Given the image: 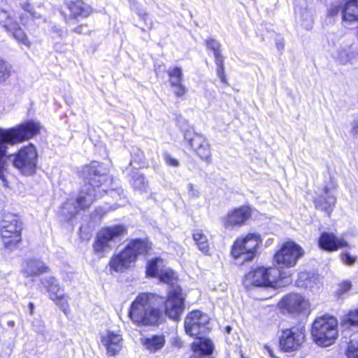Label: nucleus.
<instances>
[{
    "mask_svg": "<svg viewBox=\"0 0 358 358\" xmlns=\"http://www.w3.org/2000/svg\"><path fill=\"white\" fill-rule=\"evenodd\" d=\"M106 170L96 162H93L84 169L87 184L80 190L76 199L68 200L62 207V213L74 216L79 210L89 208L97 197L96 187H99L106 180Z\"/></svg>",
    "mask_w": 358,
    "mask_h": 358,
    "instance_id": "1",
    "label": "nucleus"
},
{
    "mask_svg": "<svg viewBox=\"0 0 358 358\" xmlns=\"http://www.w3.org/2000/svg\"><path fill=\"white\" fill-rule=\"evenodd\" d=\"M163 303L162 296L149 292L141 293L131 302L128 316L138 327L158 325L164 320L160 308Z\"/></svg>",
    "mask_w": 358,
    "mask_h": 358,
    "instance_id": "2",
    "label": "nucleus"
},
{
    "mask_svg": "<svg viewBox=\"0 0 358 358\" xmlns=\"http://www.w3.org/2000/svg\"><path fill=\"white\" fill-rule=\"evenodd\" d=\"M38 122H25L10 129H0V179L6 182L3 157L6 155L7 145H14L28 140L36 136L40 131Z\"/></svg>",
    "mask_w": 358,
    "mask_h": 358,
    "instance_id": "3",
    "label": "nucleus"
},
{
    "mask_svg": "<svg viewBox=\"0 0 358 358\" xmlns=\"http://www.w3.org/2000/svg\"><path fill=\"white\" fill-rule=\"evenodd\" d=\"M150 249V244L148 241L131 240L121 252L110 258L108 263L110 273H122L130 268L134 265L138 257L146 254Z\"/></svg>",
    "mask_w": 358,
    "mask_h": 358,
    "instance_id": "4",
    "label": "nucleus"
},
{
    "mask_svg": "<svg viewBox=\"0 0 358 358\" xmlns=\"http://www.w3.org/2000/svg\"><path fill=\"white\" fill-rule=\"evenodd\" d=\"M314 342L322 347H328L335 343L338 336V323L336 317L324 315L315 319L311 329Z\"/></svg>",
    "mask_w": 358,
    "mask_h": 358,
    "instance_id": "5",
    "label": "nucleus"
},
{
    "mask_svg": "<svg viewBox=\"0 0 358 358\" xmlns=\"http://www.w3.org/2000/svg\"><path fill=\"white\" fill-rule=\"evenodd\" d=\"M7 158L23 175L31 176L36 171L38 152L36 147L32 143L21 147L17 152L8 156Z\"/></svg>",
    "mask_w": 358,
    "mask_h": 358,
    "instance_id": "6",
    "label": "nucleus"
},
{
    "mask_svg": "<svg viewBox=\"0 0 358 358\" xmlns=\"http://www.w3.org/2000/svg\"><path fill=\"white\" fill-rule=\"evenodd\" d=\"M262 243L261 236L257 233H249L242 236L234 241L231 254L236 259L251 261L257 255V250Z\"/></svg>",
    "mask_w": 358,
    "mask_h": 358,
    "instance_id": "7",
    "label": "nucleus"
},
{
    "mask_svg": "<svg viewBox=\"0 0 358 358\" xmlns=\"http://www.w3.org/2000/svg\"><path fill=\"white\" fill-rule=\"evenodd\" d=\"M127 233V228L122 224L114 225L101 229L97 234L93 244L95 254L104 257L115 246V241Z\"/></svg>",
    "mask_w": 358,
    "mask_h": 358,
    "instance_id": "8",
    "label": "nucleus"
},
{
    "mask_svg": "<svg viewBox=\"0 0 358 358\" xmlns=\"http://www.w3.org/2000/svg\"><path fill=\"white\" fill-rule=\"evenodd\" d=\"M279 275V271L275 268L258 267L245 275L243 283L246 287H275Z\"/></svg>",
    "mask_w": 358,
    "mask_h": 358,
    "instance_id": "9",
    "label": "nucleus"
},
{
    "mask_svg": "<svg viewBox=\"0 0 358 358\" xmlns=\"http://www.w3.org/2000/svg\"><path fill=\"white\" fill-rule=\"evenodd\" d=\"M304 255L303 249L294 241L283 243L273 257L274 263L279 268H291Z\"/></svg>",
    "mask_w": 358,
    "mask_h": 358,
    "instance_id": "10",
    "label": "nucleus"
},
{
    "mask_svg": "<svg viewBox=\"0 0 358 358\" xmlns=\"http://www.w3.org/2000/svg\"><path fill=\"white\" fill-rule=\"evenodd\" d=\"M185 331L187 334L192 338L201 336L209 332L210 317L199 310L189 312L185 318Z\"/></svg>",
    "mask_w": 358,
    "mask_h": 358,
    "instance_id": "11",
    "label": "nucleus"
},
{
    "mask_svg": "<svg viewBox=\"0 0 358 358\" xmlns=\"http://www.w3.org/2000/svg\"><path fill=\"white\" fill-rule=\"evenodd\" d=\"M22 229V222L15 215L8 216L1 222V236L6 248L15 246L21 241Z\"/></svg>",
    "mask_w": 358,
    "mask_h": 358,
    "instance_id": "12",
    "label": "nucleus"
},
{
    "mask_svg": "<svg viewBox=\"0 0 358 358\" xmlns=\"http://www.w3.org/2000/svg\"><path fill=\"white\" fill-rule=\"evenodd\" d=\"M185 298L179 287H173L164 300L165 314L171 320H178L185 308Z\"/></svg>",
    "mask_w": 358,
    "mask_h": 358,
    "instance_id": "13",
    "label": "nucleus"
},
{
    "mask_svg": "<svg viewBox=\"0 0 358 358\" xmlns=\"http://www.w3.org/2000/svg\"><path fill=\"white\" fill-rule=\"evenodd\" d=\"M305 341V333L297 328L282 330L279 338L281 351L291 352L298 350Z\"/></svg>",
    "mask_w": 358,
    "mask_h": 358,
    "instance_id": "14",
    "label": "nucleus"
},
{
    "mask_svg": "<svg viewBox=\"0 0 358 358\" xmlns=\"http://www.w3.org/2000/svg\"><path fill=\"white\" fill-rule=\"evenodd\" d=\"M278 306L287 313L299 315L308 313L310 305L309 301L303 295L291 293L280 300Z\"/></svg>",
    "mask_w": 358,
    "mask_h": 358,
    "instance_id": "15",
    "label": "nucleus"
},
{
    "mask_svg": "<svg viewBox=\"0 0 358 358\" xmlns=\"http://www.w3.org/2000/svg\"><path fill=\"white\" fill-rule=\"evenodd\" d=\"M252 215V209L249 206H242L227 213L222 218L224 228L233 229L243 226Z\"/></svg>",
    "mask_w": 358,
    "mask_h": 358,
    "instance_id": "16",
    "label": "nucleus"
},
{
    "mask_svg": "<svg viewBox=\"0 0 358 358\" xmlns=\"http://www.w3.org/2000/svg\"><path fill=\"white\" fill-rule=\"evenodd\" d=\"M100 342L109 356L118 354L123 346V337L120 331L106 330L100 333Z\"/></svg>",
    "mask_w": 358,
    "mask_h": 358,
    "instance_id": "17",
    "label": "nucleus"
},
{
    "mask_svg": "<svg viewBox=\"0 0 358 358\" xmlns=\"http://www.w3.org/2000/svg\"><path fill=\"white\" fill-rule=\"evenodd\" d=\"M336 184L330 181L323 187L318 196L315 199L316 207L327 211L329 215L336 202Z\"/></svg>",
    "mask_w": 358,
    "mask_h": 358,
    "instance_id": "18",
    "label": "nucleus"
},
{
    "mask_svg": "<svg viewBox=\"0 0 358 358\" xmlns=\"http://www.w3.org/2000/svg\"><path fill=\"white\" fill-rule=\"evenodd\" d=\"M91 8L81 0L71 1L66 3L65 8L62 10L65 20L68 22L71 18L86 17L91 13Z\"/></svg>",
    "mask_w": 358,
    "mask_h": 358,
    "instance_id": "19",
    "label": "nucleus"
},
{
    "mask_svg": "<svg viewBox=\"0 0 358 358\" xmlns=\"http://www.w3.org/2000/svg\"><path fill=\"white\" fill-rule=\"evenodd\" d=\"M318 243L322 249L329 252L349 247L348 241L343 236L338 237L332 232L322 233Z\"/></svg>",
    "mask_w": 358,
    "mask_h": 358,
    "instance_id": "20",
    "label": "nucleus"
},
{
    "mask_svg": "<svg viewBox=\"0 0 358 358\" xmlns=\"http://www.w3.org/2000/svg\"><path fill=\"white\" fill-rule=\"evenodd\" d=\"M295 13L297 20L306 29L313 27L314 23L313 11L307 6L306 0H296Z\"/></svg>",
    "mask_w": 358,
    "mask_h": 358,
    "instance_id": "21",
    "label": "nucleus"
},
{
    "mask_svg": "<svg viewBox=\"0 0 358 358\" xmlns=\"http://www.w3.org/2000/svg\"><path fill=\"white\" fill-rule=\"evenodd\" d=\"M189 143L201 159L210 162L211 157L210 145L203 136L194 134L189 140Z\"/></svg>",
    "mask_w": 358,
    "mask_h": 358,
    "instance_id": "22",
    "label": "nucleus"
},
{
    "mask_svg": "<svg viewBox=\"0 0 358 358\" xmlns=\"http://www.w3.org/2000/svg\"><path fill=\"white\" fill-rule=\"evenodd\" d=\"M296 284L299 287L315 291L321 286L322 282L319 276L315 273L300 272Z\"/></svg>",
    "mask_w": 358,
    "mask_h": 358,
    "instance_id": "23",
    "label": "nucleus"
},
{
    "mask_svg": "<svg viewBox=\"0 0 358 358\" xmlns=\"http://www.w3.org/2000/svg\"><path fill=\"white\" fill-rule=\"evenodd\" d=\"M141 343L150 353H156L164 347L166 338L163 334H155L141 338Z\"/></svg>",
    "mask_w": 358,
    "mask_h": 358,
    "instance_id": "24",
    "label": "nucleus"
},
{
    "mask_svg": "<svg viewBox=\"0 0 358 358\" xmlns=\"http://www.w3.org/2000/svg\"><path fill=\"white\" fill-rule=\"evenodd\" d=\"M342 19L345 26L358 22V0H350L342 10Z\"/></svg>",
    "mask_w": 358,
    "mask_h": 358,
    "instance_id": "25",
    "label": "nucleus"
},
{
    "mask_svg": "<svg viewBox=\"0 0 358 358\" xmlns=\"http://www.w3.org/2000/svg\"><path fill=\"white\" fill-rule=\"evenodd\" d=\"M192 238L197 246V248L205 255H210V246L208 239L201 229H196L192 233Z\"/></svg>",
    "mask_w": 358,
    "mask_h": 358,
    "instance_id": "26",
    "label": "nucleus"
},
{
    "mask_svg": "<svg viewBox=\"0 0 358 358\" xmlns=\"http://www.w3.org/2000/svg\"><path fill=\"white\" fill-rule=\"evenodd\" d=\"M23 269L28 276H33L45 273L48 268L41 261L31 259L27 262Z\"/></svg>",
    "mask_w": 358,
    "mask_h": 358,
    "instance_id": "27",
    "label": "nucleus"
},
{
    "mask_svg": "<svg viewBox=\"0 0 358 358\" xmlns=\"http://www.w3.org/2000/svg\"><path fill=\"white\" fill-rule=\"evenodd\" d=\"M130 183L134 191L141 194L147 193L149 190L148 182L143 174L134 173Z\"/></svg>",
    "mask_w": 358,
    "mask_h": 358,
    "instance_id": "28",
    "label": "nucleus"
},
{
    "mask_svg": "<svg viewBox=\"0 0 358 358\" xmlns=\"http://www.w3.org/2000/svg\"><path fill=\"white\" fill-rule=\"evenodd\" d=\"M195 341L191 344V349L193 351L194 345H197V349L201 350V353L213 354L214 345L213 341L205 336L195 337Z\"/></svg>",
    "mask_w": 358,
    "mask_h": 358,
    "instance_id": "29",
    "label": "nucleus"
},
{
    "mask_svg": "<svg viewBox=\"0 0 358 358\" xmlns=\"http://www.w3.org/2000/svg\"><path fill=\"white\" fill-rule=\"evenodd\" d=\"M166 267L165 262L161 258H155L148 262L146 267V274L150 277L157 278L161 271Z\"/></svg>",
    "mask_w": 358,
    "mask_h": 358,
    "instance_id": "30",
    "label": "nucleus"
},
{
    "mask_svg": "<svg viewBox=\"0 0 358 358\" xmlns=\"http://www.w3.org/2000/svg\"><path fill=\"white\" fill-rule=\"evenodd\" d=\"M43 284L46 287L52 300L57 299V296L64 293L61 289L57 280L54 277H48L43 281Z\"/></svg>",
    "mask_w": 358,
    "mask_h": 358,
    "instance_id": "31",
    "label": "nucleus"
},
{
    "mask_svg": "<svg viewBox=\"0 0 358 358\" xmlns=\"http://www.w3.org/2000/svg\"><path fill=\"white\" fill-rule=\"evenodd\" d=\"M0 24L8 32L15 29L18 26L13 15L3 10H0Z\"/></svg>",
    "mask_w": 358,
    "mask_h": 358,
    "instance_id": "32",
    "label": "nucleus"
},
{
    "mask_svg": "<svg viewBox=\"0 0 358 358\" xmlns=\"http://www.w3.org/2000/svg\"><path fill=\"white\" fill-rule=\"evenodd\" d=\"M341 323L348 328H358V308L350 310L341 319Z\"/></svg>",
    "mask_w": 358,
    "mask_h": 358,
    "instance_id": "33",
    "label": "nucleus"
},
{
    "mask_svg": "<svg viewBox=\"0 0 358 358\" xmlns=\"http://www.w3.org/2000/svg\"><path fill=\"white\" fill-rule=\"evenodd\" d=\"M358 55L352 47L341 50L337 56L338 61L342 64H346Z\"/></svg>",
    "mask_w": 358,
    "mask_h": 358,
    "instance_id": "34",
    "label": "nucleus"
},
{
    "mask_svg": "<svg viewBox=\"0 0 358 358\" xmlns=\"http://www.w3.org/2000/svg\"><path fill=\"white\" fill-rule=\"evenodd\" d=\"M168 73L172 86L181 87V82L182 79V69L179 67H174L169 69Z\"/></svg>",
    "mask_w": 358,
    "mask_h": 358,
    "instance_id": "35",
    "label": "nucleus"
},
{
    "mask_svg": "<svg viewBox=\"0 0 358 358\" xmlns=\"http://www.w3.org/2000/svg\"><path fill=\"white\" fill-rule=\"evenodd\" d=\"M14 38L19 43L26 45L27 47L31 46V43L28 39V37L25 32L20 28L19 25L17 28L10 31Z\"/></svg>",
    "mask_w": 358,
    "mask_h": 358,
    "instance_id": "36",
    "label": "nucleus"
},
{
    "mask_svg": "<svg viewBox=\"0 0 358 358\" xmlns=\"http://www.w3.org/2000/svg\"><path fill=\"white\" fill-rule=\"evenodd\" d=\"M160 280V281L166 283V284H172L173 281L176 280V274L175 272L166 266L161 271L160 275L157 277Z\"/></svg>",
    "mask_w": 358,
    "mask_h": 358,
    "instance_id": "37",
    "label": "nucleus"
},
{
    "mask_svg": "<svg viewBox=\"0 0 358 358\" xmlns=\"http://www.w3.org/2000/svg\"><path fill=\"white\" fill-rule=\"evenodd\" d=\"M347 358H358V338L351 339L345 351Z\"/></svg>",
    "mask_w": 358,
    "mask_h": 358,
    "instance_id": "38",
    "label": "nucleus"
},
{
    "mask_svg": "<svg viewBox=\"0 0 358 358\" xmlns=\"http://www.w3.org/2000/svg\"><path fill=\"white\" fill-rule=\"evenodd\" d=\"M215 61L217 66V75L222 81H225L224 76V57L221 52L214 55Z\"/></svg>",
    "mask_w": 358,
    "mask_h": 358,
    "instance_id": "39",
    "label": "nucleus"
},
{
    "mask_svg": "<svg viewBox=\"0 0 358 358\" xmlns=\"http://www.w3.org/2000/svg\"><path fill=\"white\" fill-rule=\"evenodd\" d=\"M352 288V283L350 280H343L338 286L336 289V295L341 297L347 294Z\"/></svg>",
    "mask_w": 358,
    "mask_h": 358,
    "instance_id": "40",
    "label": "nucleus"
},
{
    "mask_svg": "<svg viewBox=\"0 0 358 358\" xmlns=\"http://www.w3.org/2000/svg\"><path fill=\"white\" fill-rule=\"evenodd\" d=\"M53 301L60 307L64 313H67L69 308L68 297L64 294V293L59 294L57 296V299Z\"/></svg>",
    "mask_w": 358,
    "mask_h": 358,
    "instance_id": "41",
    "label": "nucleus"
},
{
    "mask_svg": "<svg viewBox=\"0 0 358 358\" xmlns=\"http://www.w3.org/2000/svg\"><path fill=\"white\" fill-rule=\"evenodd\" d=\"M9 64L0 59V83L3 82L9 76Z\"/></svg>",
    "mask_w": 358,
    "mask_h": 358,
    "instance_id": "42",
    "label": "nucleus"
},
{
    "mask_svg": "<svg viewBox=\"0 0 358 358\" xmlns=\"http://www.w3.org/2000/svg\"><path fill=\"white\" fill-rule=\"evenodd\" d=\"M187 194L189 199H196L200 196V191L199 188L194 184L189 182L186 187Z\"/></svg>",
    "mask_w": 358,
    "mask_h": 358,
    "instance_id": "43",
    "label": "nucleus"
},
{
    "mask_svg": "<svg viewBox=\"0 0 358 358\" xmlns=\"http://www.w3.org/2000/svg\"><path fill=\"white\" fill-rule=\"evenodd\" d=\"M206 45L208 49L211 50L213 52V55L221 52L220 43L215 38H210L206 40Z\"/></svg>",
    "mask_w": 358,
    "mask_h": 358,
    "instance_id": "44",
    "label": "nucleus"
},
{
    "mask_svg": "<svg viewBox=\"0 0 358 358\" xmlns=\"http://www.w3.org/2000/svg\"><path fill=\"white\" fill-rule=\"evenodd\" d=\"M342 262L348 266H352L357 261V256H352L349 252H345L341 255Z\"/></svg>",
    "mask_w": 358,
    "mask_h": 358,
    "instance_id": "45",
    "label": "nucleus"
},
{
    "mask_svg": "<svg viewBox=\"0 0 358 358\" xmlns=\"http://www.w3.org/2000/svg\"><path fill=\"white\" fill-rule=\"evenodd\" d=\"M22 8L26 12L29 14V15L33 16L35 17V13L33 12V6L32 3L30 2V0H25L24 1H22L20 3Z\"/></svg>",
    "mask_w": 358,
    "mask_h": 358,
    "instance_id": "46",
    "label": "nucleus"
},
{
    "mask_svg": "<svg viewBox=\"0 0 358 358\" xmlns=\"http://www.w3.org/2000/svg\"><path fill=\"white\" fill-rule=\"evenodd\" d=\"M212 354L201 353V350L197 349V345H194L192 355L190 358H212Z\"/></svg>",
    "mask_w": 358,
    "mask_h": 358,
    "instance_id": "47",
    "label": "nucleus"
},
{
    "mask_svg": "<svg viewBox=\"0 0 358 358\" xmlns=\"http://www.w3.org/2000/svg\"><path fill=\"white\" fill-rule=\"evenodd\" d=\"M340 11V6L338 4H331L329 9H328V15L329 16L334 17Z\"/></svg>",
    "mask_w": 358,
    "mask_h": 358,
    "instance_id": "48",
    "label": "nucleus"
},
{
    "mask_svg": "<svg viewBox=\"0 0 358 358\" xmlns=\"http://www.w3.org/2000/svg\"><path fill=\"white\" fill-rule=\"evenodd\" d=\"M30 17H34L31 15H29V14L28 13H26L24 14H21L19 16L20 22L23 25H27L28 24V22H29V20Z\"/></svg>",
    "mask_w": 358,
    "mask_h": 358,
    "instance_id": "49",
    "label": "nucleus"
},
{
    "mask_svg": "<svg viewBox=\"0 0 358 358\" xmlns=\"http://www.w3.org/2000/svg\"><path fill=\"white\" fill-rule=\"evenodd\" d=\"M166 163L169 165V166H178V164H179V162L177 159L171 157V156L169 155H167L166 157Z\"/></svg>",
    "mask_w": 358,
    "mask_h": 358,
    "instance_id": "50",
    "label": "nucleus"
},
{
    "mask_svg": "<svg viewBox=\"0 0 358 358\" xmlns=\"http://www.w3.org/2000/svg\"><path fill=\"white\" fill-rule=\"evenodd\" d=\"M352 134L354 136H358V120L355 122L352 129Z\"/></svg>",
    "mask_w": 358,
    "mask_h": 358,
    "instance_id": "51",
    "label": "nucleus"
},
{
    "mask_svg": "<svg viewBox=\"0 0 358 358\" xmlns=\"http://www.w3.org/2000/svg\"><path fill=\"white\" fill-rule=\"evenodd\" d=\"M266 348V350H267V352H268V355H270V357H272V358L277 357L274 355V353H273V350H272L269 347L266 346V348Z\"/></svg>",
    "mask_w": 358,
    "mask_h": 358,
    "instance_id": "52",
    "label": "nucleus"
},
{
    "mask_svg": "<svg viewBox=\"0 0 358 358\" xmlns=\"http://www.w3.org/2000/svg\"><path fill=\"white\" fill-rule=\"evenodd\" d=\"M185 94V91L183 90H181V91H174V95L176 96L177 97H180V96H182Z\"/></svg>",
    "mask_w": 358,
    "mask_h": 358,
    "instance_id": "53",
    "label": "nucleus"
},
{
    "mask_svg": "<svg viewBox=\"0 0 358 358\" xmlns=\"http://www.w3.org/2000/svg\"><path fill=\"white\" fill-rule=\"evenodd\" d=\"M75 31L77 33H83V26H80L75 29Z\"/></svg>",
    "mask_w": 358,
    "mask_h": 358,
    "instance_id": "54",
    "label": "nucleus"
},
{
    "mask_svg": "<svg viewBox=\"0 0 358 358\" xmlns=\"http://www.w3.org/2000/svg\"><path fill=\"white\" fill-rule=\"evenodd\" d=\"M29 309H30V314H33L34 313V304L32 303H29Z\"/></svg>",
    "mask_w": 358,
    "mask_h": 358,
    "instance_id": "55",
    "label": "nucleus"
},
{
    "mask_svg": "<svg viewBox=\"0 0 358 358\" xmlns=\"http://www.w3.org/2000/svg\"><path fill=\"white\" fill-rule=\"evenodd\" d=\"M231 330V327L227 326V327H225L226 332L230 333Z\"/></svg>",
    "mask_w": 358,
    "mask_h": 358,
    "instance_id": "56",
    "label": "nucleus"
},
{
    "mask_svg": "<svg viewBox=\"0 0 358 358\" xmlns=\"http://www.w3.org/2000/svg\"><path fill=\"white\" fill-rule=\"evenodd\" d=\"M114 193H115V192H114V191H111V192H110V194H111V196H113Z\"/></svg>",
    "mask_w": 358,
    "mask_h": 358,
    "instance_id": "57",
    "label": "nucleus"
},
{
    "mask_svg": "<svg viewBox=\"0 0 358 358\" xmlns=\"http://www.w3.org/2000/svg\"><path fill=\"white\" fill-rule=\"evenodd\" d=\"M275 358H279V357H275Z\"/></svg>",
    "mask_w": 358,
    "mask_h": 358,
    "instance_id": "58",
    "label": "nucleus"
}]
</instances>
